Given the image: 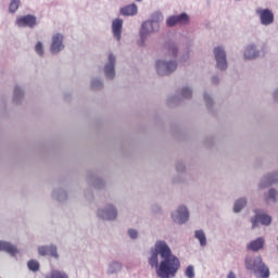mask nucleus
I'll return each mask as SVG.
<instances>
[{"label":"nucleus","instance_id":"1","mask_svg":"<svg viewBox=\"0 0 278 278\" xmlns=\"http://www.w3.org/2000/svg\"><path fill=\"white\" fill-rule=\"evenodd\" d=\"M152 268H156L160 278H173L179 273L181 262L173 254L170 248L164 241H157L149 258Z\"/></svg>","mask_w":278,"mask_h":278},{"label":"nucleus","instance_id":"2","mask_svg":"<svg viewBox=\"0 0 278 278\" xmlns=\"http://www.w3.org/2000/svg\"><path fill=\"white\" fill-rule=\"evenodd\" d=\"M164 21V15L162 13H154L152 15L151 21H147L142 24L141 30H140V38L141 40H144L149 34H153V31H157L160 29V23Z\"/></svg>","mask_w":278,"mask_h":278},{"label":"nucleus","instance_id":"3","mask_svg":"<svg viewBox=\"0 0 278 278\" xmlns=\"http://www.w3.org/2000/svg\"><path fill=\"white\" fill-rule=\"evenodd\" d=\"M245 268L248 270H254V273H258L261 278H269L270 277V269L268 266L264 264L262 257H256L255 260H251L250 257L245 258Z\"/></svg>","mask_w":278,"mask_h":278},{"label":"nucleus","instance_id":"4","mask_svg":"<svg viewBox=\"0 0 278 278\" xmlns=\"http://www.w3.org/2000/svg\"><path fill=\"white\" fill-rule=\"evenodd\" d=\"M176 70H177V63L175 61H169V62L157 61L156 62V72L159 75H170V73L175 72Z\"/></svg>","mask_w":278,"mask_h":278},{"label":"nucleus","instance_id":"5","mask_svg":"<svg viewBox=\"0 0 278 278\" xmlns=\"http://www.w3.org/2000/svg\"><path fill=\"white\" fill-rule=\"evenodd\" d=\"M214 55L217 62V68H219V71H225V68H227V54L225 53V50L217 47L214 49Z\"/></svg>","mask_w":278,"mask_h":278},{"label":"nucleus","instance_id":"6","mask_svg":"<svg viewBox=\"0 0 278 278\" xmlns=\"http://www.w3.org/2000/svg\"><path fill=\"white\" fill-rule=\"evenodd\" d=\"M189 21L188 14L172 15L166 20L167 27H175V25H186Z\"/></svg>","mask_w":278,"mask_h":278},{"label":"nucleus","instance_id":"7","mask_svg":"<svg viewBox=\"0 0 278 278\" xmlns=\"http://www.w3.org/2000/svg\"><path fill=\"white\" fill-rule=\"evenodd\" d=\"M256 13H258L262 25H271L275 21V15L273 11L268 9H257Z\"/></svg>","mask_w":278,"mask_h":278},{"label":"nucleus","instance_id":"8","mask_svg":"<svg viewBox=\"0 0 278 278\" xmlns=\"http://www.w3.org/2000/svg\"><path fill=\"white\" fill-rule=\"evenodd\" d=\"M251 223L252 229H255L260 223L261 225H270V223H273V218H270V216L267 214L256 213L255 216L251 219Z\"/></svg>","mask_w":278,"mask_h":278},{"label":"nucleus","instance_id":"9","mask_svg":"<svg viewBox=\"0 0 278 278\" xmlns=\"http://www.w3.org/2000/svg\"><path fill=\"white\" fill-rule=\"evenodd\" d=\"M64 40V36L61 34H56L52 37V43L50 47L51 53H60L62 49H64V45L62 43Z\"/></svg>","mask_w":278,"mask_h":278},{"label":"nucleus","instance_id":"10","mask_svg":"<svg viewBox=\"0 0 278 278\" xmlns=\"http://www.w3.org/2000/svg\"><path fill=\"white\" fill-rule=\"evenodd\" d=\"M16 26L17 27H35L36 16L34 15L20 16L16 18Z\"/></svg>","mask_w":278,"mask_h":278},{"label":"nucleus","instance_id":"11","mask_svg":"<svg viewBox=\"0 0 278 278\" xmlns=\"http://www.w3.org/2000/svg\"><path fill=\"white\" fill-rule=\"evenodd\" d=\"M98 216L104 220H115L116 216H118V213L114 206L109 205L105 211H99Z\"/></svg>","mask_w":278,"mask_h":278},{"label":"nucleus","instance_id":"12","mask_svg":"<svg viewBox=\"0 0 278 278\" xmlns=\"http://www.w3.org/2000/svg\"><path fill=\"white\" fill-rule=\"evenodd\" d=\"M188 208L186 206H180L177 210V216L175 214H172V217L174 218L175 223H178V225H184L188 220Z\"/></svg>","mask_w":278,"mask_h":278},{"label":"nucleus","instance_id":"13","mask_svg":"<svg viewBox=\"0 0 278 278\" xmlns=\"http://www.w3.org/2000/svg\"><path fill=\"white\" fill-rule=\"evenodd\" d=\"M116 63V58H114V54L109 55V63L104 67V74L109 79H114V64Z\"/></svg>","mask_w":278,"mask_h":278},{"label":"nucleus","instance_id":"14","mask_svg":"<svg viewBox=\"0 0 278 278\" xmlns=\"http://www.w3.org/2000/svg\"><path fill=\"white\" fill-rule=\"evenodd\" d=\"M264 244H266V240L264 239V237L257 238L253 241H251L248 245L247 249L248 251H262V249H264Z\"/></svg>","mask_w":278,"mask_h":278},{"label":"nucleus","instance_id":"15","mask_svg":"<svg viewBox=\"0 0 278 278\" xmlns=\"http://www.w3.org/2000/svg\"><path fill=\"white\" fill-rule=\"evenodd\" d=\"M122 16H136L138 14V5L136 3L127 4L119 10Z\"/></svg>","mask_w":278,"mask_h":278},{"label":"nucleus","instance_id":"16","mask_svg":"<svg viewBox=\"0 0 278 278\" xmlns=\"http://www.w3.org/2000/svg\"><path fill=\"white\" fill-rule=\"evenodd\" d=\"M112 31L116 40H121V34H123V20L115 18L112 23Z\"/></svg>","mask_w":278,"mask_h":278},{"label":"nucleus","instance_id":"17","mask_svg":"<svg viewBox=\"0 0 278 278\" xmlns=\"http://www.w3.org/2000/svg\"><path fill=\"white\" fill-rule=\"evenodd\" d=\"M0 251H5L7 253H10L11 255H16L18 253V250L16 247L5 242V241H0Z\"/></svg>","mask_w":278,"mask_h":278},{"label":"nucleus","instance_id":"18","mask_svg":"<svg viewBox=\"0 0 278 278\" xmlns=\"http://www.w3.org/2000/svg\"><path fill=\"white\" fill-rule=\"evenodd\" d=\"M256 56H257V52L255 51V47L253 46L248 47L244 52L245 60H255Z\"/></svg>","mask_w":278,"mask_h":278},{"label":"nucleus","instance_id":"19","mask_svg":"<svg viewBox=\"0 0 278 278\" xmlns=\"http://www.w3.org/2000/svg\"><path fill=\"white\" fill-rule=\"evenodd\" d=\"M45 278H68V275L66 273H63L58 269H53L50 271V274L46 275Z\"/></svg>","mask_w":278,"mask_h":278},{"label":"nucleus","instance_id":"20","mask_svg":"<svg viewBox=\"0 0 278 278\" xmlns=\"http://www.w3.org/2000/svg\"><path fill=\"white\" fill-rule=\"evenodd\" d=\"M194 238L199 240L201 247H205V244H207V239L205 238V232H203V230H197Z\"/></svg>","mask_w":278,"mask_h":278},{"label":"nucleus","instance_id":"21","mask_svg":"<svg viewBox=\"0 0 278 278\" xmlns=\"http://www.w3.org/2000/svg\"><path fill=\"white\" fill-rule=\"evenodd\" d=\"M27 266L33 273H38V270H40V263L36 260L28 261Z\"/></svg>","mask_w":278,"mask_h":278},{"label":"nucleus","instance_id":"22","mask_svg":"<svg viewBox=\"0 0 278 278\" xmlns=\"http://www.w3.org/2000/svg\"><path fill=\"white\" fill-rule=\"evenodd\" d=\"M245 205H247V200L239 199L237 202H235L233 212L236 213L241 212Z\"/></svg>","mask_w":278,"mask_h":278},{"label":"nucleus","instance_id":"23","mask_svg":"<svg viewBox=\"0 0 278 278\" xmlns=\"http://www.w3.org/2000/svg\"><path fill=\"white\" fill-rule=\"evenodd\" d=\"M20 5H21V0H11L9 5V12H11V14H14V12L18 10Z\"/></svg>","mask_w":278,"mask_h":278},{"label":"nucleus","instance_id":"24","mask_svg":"<svg viewBox=\"0 0 278 278\" xmlns=\"http://www.w3.org/2000/svg\"><path fill=\"white\" fill-rule=\"evenodd\" d=\"M48 255H51V257H55V260H58V257H59V255H58V247L49 245Z\"/></svg>","mask_w":278,"mask_h":278},{"label":"nucleus","instance_id":"25","mask_svg":"<svg viewBox=\"0 0 278 278\" xmlns=\"http://www.w3.org/2000/svg\"><path fill=\"white\" fill-rule=\"evenodd\" d=\"M185 275H186V277H188V278H194V266L189 265V266L186 268Z\"/></svg>","mask_w":278,"mask_h":278},{"label":"nucleus","instance_id":"26","mask_svg":"<svg viewBox=\"0 0 278 278\" xmlns=\"http://www.w3.org/2000/svg\"><path fill=\"white\" fill-rule=\"evenodd\" d=\"M35 51L38 55H45V49L42 48V42H37L35 46Z\"/></svg>","mask_w":278,"mask_h":278},{"label":"nucleus","instance_id":"27","mask_svg":"<svg viewBox=\"0 0 278 278\" xmlns=\"http://www.w3.org/2000/svg\"><path fill=\"white\" fill-rule=\"evenodd\" d=\"M276 201L277 200V190L270 189L268 192L267 201Z\"/></svg>","mask_w":278,"mask_h":278},{"label":"nucleus","instance_id":"28","mask_svg":"<svg viewBox=\"0 0 278 278\" xmlns=\"http://www.w3.org/2000/svg\"><path fill=\"white\" fill-rule=\"evenodd\" d=\"M181 94L185 99H190L192 97V90L190 88H184Z\"/></svg>","mask_w":278,"mask_h":278},{"label":"nucleus","instance_id":"29","mask_svg":"<svg viewBox=\"0 0 278 278\" xmlns=\"http://www.w3.org/2000/svg\"><path fill=\"white\" fill-rule=\"evenodd\" d=\"M168 53L173 58H177V47H175V45L169 46L168 47Z\"/></svg>","mask_w":278,"mask_h":278},{"label":"nucleus","instance_id":"30","mask_svg":"<svg viewBox=\"0 0 278 278\" xmlns=\"http://www.w3.org/2000/svg\"><path fill=\"white\" fill-rule=\"evenodd\" d=\"M38 251L40 255H49V247H40Z\"/></svg>","mask_w":278,"mask_h":278},{"label":"nucleus","instance_id":"31","mask_svg":"<svg viewBox=\"0 0 278 278\" xmlns=\"http://www.w3.org/2000/svg\"><path fill=\"white\" fill-rule=\"evenodd\" d=\"M128 235L130 238H132V240H136V238H138V231L136 229H129Z\"/></svg>","mask_w":278,"mask_h":278},{"label":"nucleus","instance_id":"32","mask_svg":"<svg viewBox=\"0 0 278 278\" xmlns=\"http://www.w3.org/2000/svg\"><path fill=\"white\" fill-rule=\"evenodd\" d=\"M101 80H92L91 88H101Z\"/></svg>","mask_w":278,"mask_h":278},{"label":"nucleus","instance_id":"33","mask_svg":"<svg viewBox=\"0 0 278 278\" xmlns=\"http://www.w3.org/2000/svg\"><path fill=\"white\" fill-rule=\"evenodd\" d=\"M23 92L21 91V88L15 87L14 89V97H22Z\"/></svg>","mask_w":278,"mask_h":278},{"label":"nucleus","instance_id":"34","mask_svg":"<svg viewBox=\"0 0 278 278\" xmlns=\"http://www.w3.org/2000/svg\"><path fill=\"white\" fill-rule=\"evenodd\" d=\"M267 181L268 186H271V184H275L276 179H274L273 176H268Z\"/></svg>","mask_w":278,"mask_h":278},{"label":"nucleus","instance_id":"35","mask_svg":"<svg viewBox=\"0 0 278 278\" xmlns=\"http://www.w3.org/2000/svg\"><path fill=\"white\" fill-rule=\"evenodd\" d=\"M227 278H236V274L233 271H229Z\"/></svg>","mask_w":278,"mask_h":278},{"label":"nucleus","instance_id":"36","mask_svg":"<svg viewBox=\"0 0 278 278\" xmlns=\"http://www.w3.org/2000/svg\"><path fill=\"white\" fill-rule=\"evenodd\" d=\"M212 81H213V84H218V77H213Z\"/></svg>","mask_w":278,"mask_h":278},{"label":"nucleus","instance_id":"37","mask_svg":"<svg viewBox=\"0 0 278 278\" xmlns=\"http://www.w3.org/2000/svg\"><path fill=\"white\" fill-rule=\"evenodd\" d=\"M204 101H210V97H207L206 94H204Z\"/></svg>","mask_w":278,"mask_h":278},{"label":"nucleus","instance_id":"38","mask_svg":"<svg viewBox=\"0 0 278 278\" xmlns=\"http://www.w3.org/2000/svg\"><path fill=\"white\" fill-rule=\"evenodd\" d=\"M115 266H117L118 270L121 269V265L118 263H115Z\"/></svg>","mask_w":278,"mask_h":278},{"label":"nucleus","instance_id":"39","mask_svg":"<svg viewBox=\"0 0 278 278\" xmlns=\"http://www.w3.org/2000/svg\"><path fill=\"white\" fill-rule=\"evenodd\" d=\"M277 94H278V92L276 91V92L274 93L275 99H277Z\"/></svg>","mask_w":278,"mask_h":278},{"label":"nucleus","instance_id":"40","mask_svg":"<svg viewBox=\"0 0 278 278\" xmlns=\"http://www.w3.org/2000/svg\"><path fill=\"white\" fill-rule=\"evenodd\" d=\"M135 1L140 2V1H142V0H135Z\"/></svg>","mask_w":278,"mask_h":278}]
</instances>
